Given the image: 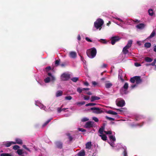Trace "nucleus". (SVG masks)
Masks as SVG:
<instances>
[{
    "label": "nucleus",
    "mask_w": 156,
    "mask_h": 156,
    "mask_svg": "<svg viewBox=\"0 0 156 156\" xmlns=\"http://www.w3.org/2000/svg\"><path fill=\"white\" fill-rule=\"evenodd\" d=\"M135 82L137 84L140 83L141 82V80L140 79V76H135Z\"/></svg>",
    "instance_id": "22"
},
{
    "label": "nucleus",
    "mask_w": 156,
    "mask_h": 156,
    "mask_svg": "<svg viewBox=\"0 0 156 156\" xmlns=\"http://www.w3.org/2000/svg\"><path fill=\"white\" fill-rule=\"evenodd\" d=\"M51 121V119H49L48 120H47L46 122L42 126L43 127H44L46 125H47L49 122Z\"/></svg>",
    "instance_id": "38"
},
{
    "label": "nucleus",
    "mask_w": 156,
    "mask_h": 156,
    "mask_svg": "<svg viewBox=\"0 0 156 156\" xmlns=\"http://www.w3.org/2000/svg\"><path fill=\"white\" fill-rule=\"evenodd\" d=\"M104 133H105L106 134H111L112 133V132L111 131H104Z\"/></svg>",
    "instance_id": "48"
},
{
    "label": "nucleus",
    "mask_w": 156,
    "mask_h": 156,
    "mask_svg": "<svg viewBox=\"0 0 156 156\" xmlns=\"http://www.w3.org/2000/svg\"><path fill=\"white\" fill-rule=\"evenodd\" d=\"M84 127L86 128H88V122H87L86 123V124L84 126Z\"/></svg>",
    "instance_id": "63"
},
{
    "label": "nucleus",
    "mask_w": 156,
    "mask_h": 156,
    "mask_svg": "<svg viewBox=\"0 0 156 156\" xmlns=\"http://www.w3.org/2000/svg\"><path fill=\"white\" fill-rule=\"evenodd\" d=\"M97 105V104L95 103H88V106H94V105Z\"/></svg>",
    "instance_id": "55"
},
{
    "label": "nucleus",
    "mask_w": 156,
    "mask_h": 156,
    "mask_svg": "<svg viewBox=\"0 0 156 156\" xmlns=\"http://www.w3.org/2000/svg\"><path fill=\"white\" fill-rule=\"evenodd\" d=\"M88 90V88H83L79 87L77 89V91L80 93L83 92V93L87 94L88 93L86 91Z\"/></svg>",
    "instance_id": "9"
},
{
    "label": "nucleus",
    "mask_w": 156,
    "mask_h": 156,
    "mask_svg": "<svg viewBox=\"0 0 156 156\" xmlns=\"http://www.w3.org/2000/svg\"><path fill=\"white\" fill-rule=\"evenodd\" d=\"M12 144H16V143L14 142L11 141L4 142L3 144V145L6 147H9Z\"/></svg>",
    "instance_id": "13"
},
{
    "label": "nucleus",
    "mask_w": 156,
    "mask_h": 156,
    "mask_svg": "<svg viewBox=\"0 0 156 156\" xmlns=\"http://www.w3.org/2000/svg\"><path fill=\"white\" fill-rule=\"evenodd\" d=\"M107 113L113 115H116L117 114V113L116 112L111 110L108 111Z\"/></svg>",
    "instance_id": "29"
},
{
    "label": "nucleus",
    "mask_w": 156,
    "mask_h": 156,
    "mask_svg": "<svg viewBox=\"0 0 156 156\" xmlns=\"http://www.w3.org/2000/svg\"><path fill=\"white\" fill-rule=\"evenodd\" d=\"M105 118H106V119H108L109 120H111V121H114L115 119L114 118H112L111 117H110L108 116H106Z\"/></svg>",
    "instance_id": "45"
},
{
    "label": "nucleus",
    "mask_w": 156,
    "mask_h": 156,
    "mask_svg": "<svg viewBox=\"0 0 156 156\" xmlns=\"http://www.w3.org/2000/svg\"><path fill=\"white\" fill-rule=\"evenodd\" d=\"M155 31L154 30H153V31L152 32V33H151V34H150V36L149 37H148L147 38V39H149V38H151L153 37H154L155 35Z\"/></svg>",
    "instance_id": "30"
},
{
    "label": "nucleus",
    "mask_w": 156,
    "mask_h": 156,
    "mask_svg": "<svg viewBox=\"0 0 156 156\" xmlns=\"http://www.w3.org/2000/svg\"><path fill=\"white\" fill-rule=\"evenodd\" d=\"M60 60H57L55 61V65L57 66L59 65Z\"/></svg>",
    "instance_id": "42"
},
{
    "label": "nucleus",
    "mask_w": 156,
    "mask_h": 156,
    "mask_svg": "<svg viewBox=\"0 0 156 156\" xmlns=\"http://www.w3.org/2000/svg\"><path fill=\"white\" fill-rule=\"evenodd\" d=\"M142 41H137V44L139 46H140L141 44Z\"/></svg>",
    "instance_id": "56"
},
{
    "label": "nucleus",
    "mask_w": 156,
    "mask_h": 156,
    "mask_svg": "<svg viewBox=\"0 0 156 156\" xmlns=\"http://www.w3.org/2000/svg\"><path fill=\"white\" fill-rule=\"evenodd\" d=\"M78 156H85V153L83 150H81L77 154Z\"/></svg>",
    "instance_id": "19"
},
{
    "label": "nucleus",
    "mask_w": 156,
    "mask_h": 156,
    "mask_svg": "<svg viewBox=\"0 0 156 156\" xmlns=\"http://www.w3.org/2000/svg\"><path fill=\"white\" fill-rule=\"evenodd\" d=\"M63 92L61 90H58L57 91L56 93V97H58L61 96L62 95Z\"/></svg>",
    "instance_id": "26"
},
{
    "label": "nucleus",
    "mask_w": 156,
    "mask_h": 156,
    "mask_svg": "<svg viewBox=\"0 0 156 156\" xmlns=\"http://www.w3.org/2000/svg\"><path fill=\"white\" fill-rule=\"evenodd\" d=\"M120 39L119 37H112L111 38V44L114 45L115 42L118 41Z\"/></svg>",
    "instance_id": "12"
},
{
    "label": "nucleus",
    "mask_w": 156,
    "mask_h": 156,
    "mask_svg": "<svg viewBox=\"0 0 156 156\" xmlns=\"http://www.w3.org/2000/svg\"><path fill=\"white\" fill-rule=\"evenodd\" d=\"M128 87V84L125 83L120 90V93L122 94L127 93V90Z\"/></svg>",
    "instance_id": "5"
},
{
    "label": "nucleus",
    "mask_w": 156,
    "mask_h": 156,
    "mask_svg": "<svg viewBox=\"0 0 156 156\" xmlns=\"http://www.w3.org/2000/svg\"><path fill=\"white\" fill-rule=\"evenodd\" d=\"M23 148L27 150V151H30V149L27 147L26 145H24L23 146Z\"/></svg>",
    "instance_id": "51"
},
{
    "label": "nucleus",
    "mask_w": 156,
    "mask_h": 156,
    "mask_svg": "<svg viewBox=\"0 0 156 156\" xmlns=\"http://www.w3.org/2000/svg\"><path fill=\"white\" fill-rule=\"evenodd\" d=\"M91 142H88V150L91 148Z\"/></svg>",
    "instance_id": "54"
},
{
    "label": "nucleus",
    "mask_w": 156,
    "mask_h": 156,
    "mask_svg": "<svg viewBox=\"0 0 156 156\" xmlns=\"http://www.w3.org/2000/svg\"><path fill=\"white\" fill-rule=\"evenodd\" d=\"M136 86V84L134 85H132L131 86V88L132 89H133V88H134Z\"/></svg>",
    "instance_id": "62"
},
{
    "label": "nucleus",
    "mask_w": 156,
    "mask_h": 156,
    "mask_svg": "<svg viewBox=\"0 0 156 156\" xmlns=\"http://www.w3.org/2000/svg\"><path fill=\"white\" fill-rule=\"evenodd\" d=\"M156 63V58H155L154 61L151 63H150V65H151V66H154Z\"/></svg>",
    "instance_id": "50"
},
{
    "label": "nucleus",
    "mask_w": 156,
    "mask_h": 156,
    "mask_svg": "<svg viewBox=\"0 0 156 156\" xmlns=\"http://www.w3.org/2000/svg\"><path fill=\"white\" fill-rule=\"evenodd\" d=\"M85 102L84 101H83L80 102H78L77 103V105H82L85 104Z\"/></svg>",
    "instance_id": "43"
},
{
    "label": "nucleus",
    "mask_w": 156,
    "mask_h": 156,
    "mask_svg": "<svg viewBox=\"0 0 156 156\" xmlns=\"http://www.w3.org/2000/svg\"><path fill=\"white\" fill-rule=\"evenodd\" d=\"M94 123L92 121H88V127H92L94 126Z\"/></svg>",
    "instance_id": "31"
},
{
    "label": "nucleus",
    "mask_w": 156,
    "mask_h": 156,
    "mask_svg": "<svg viewBox=\"0 0 156 156\" xmlns=\"http://www.w3.org/2000/svg\"><path fill=\"white\" fill-rule=\"evenodd\" d=\"M151 44L150 43L147 42L144 44V46L147 48H149L151 47Z\"/></svg>",
    "instance_id": "32"
},
{
    "label": "nucleus",
    "mask_w": 156,
    "mask_h": 156,
    "mask_svg": "<svg viewBox=\"0 0 156 156\" xmlns=\"http://www.w3.org/2000/svg\"><path fill=\"white\" fill-rule=\"evenodd\" d=\"M100 99V98L96 96H92L91 97L90 99V100L91 101L93 102L94 101L98 100Z\"/></svg>",
    "instance_id": "20"
},
{
    "label": "nucleus",
    "mask_w": 156,
    "mask_h": 156,
    "mask_svg": "<svg viewBox=\"0 0 156 156\" xmlns=\"http://www.w3.org/2000/svg\"><path fill=\"white\" fill-rule=\"evenodd\" d=\"M44 81L45 83H48L50 81V78L49 77L46 78L44 80Z\"/></svg>",
    "instance_id": "39"
},
{
    "label": "nucleus",
    "mask_w": 156,
    "mask_h": 156,
    "mask_svg": "<svg viewBox=\"0 0 156 156\" xmlns=\"http://www.w3.org/2000/svg\"><path fill=\"white\" fill-rule=\"evenodd\" d=\"M107 66V64H103L102 66V68H105V67H106Z\"/></svg>",
    "instance_id": "60"
},
{
    "label": "nucleus",
    "mask_w": 156,
    "mask_h": 156,
    "mask_svg": "<svg viewBox=\"0 0 156 156\" xmlns=\"http://www.w3.org/2000/svg\"><path fill=\"white\" fill-rule=\"evenodd\" d=\"M72 98V97L70 96H68L65 97V99L67 100H70Z\"/></svg>",
    "instance_id": "49"
},
{
    "label": "nucleus",
    "mask_w": 156,
    "mask_h": 156,
    "mask_svg": "<svg viewBox=\"0 0 156 156\" xmlns=\"http://www.w3.org/2000/svg\"><path fill=\"white\" fill-rule=\"evenodd\" d=\"M97 50L95 48H93L88 49V57L92 58H94L96 55Z\"/></svg>",
    "instance_id": "2"
},
{
    "label": "nucleus",
    "mask_w": 156,
    "mask_h": 156,
    "mask_svg": "<svg viewBox=\"0 0 156 156\" xmlns=\"http://www.w3.org/2000/svg\"><path fill=\"white\" fill-rule=\"evenodd\" d=\"M143 118V117L140 115H137L136 118V120H139L140 119H141Z\"/></svg>",
    "instance_id": "46"
},
{
    "label": "nucleus",
    "mask_w": 156,
    "mask_h": 156,
    "mask_svg": "<svg viewBox=\"0 0 156 156\" xmlns=\"http://www.w3.org/2000/svg\"><path fill=\"white\" fill-rule=\"evenodd\" d=\"M126 22L127 24L132 25L133 23V21L129 19L126 20Z\"/></svg>",
    "instance_id": "27"
},
{
    "label": "nucleus",
    "mask_w": 156,
    "mask_h": 156,
    "mask_svg": "<svg viewBox=\"0 0 156 156\" xmlns=\"http://www.w3.org/2000/svg\"><path fill=\"white\" fill-rule=\"evenodd\" d=\"M92 87H98L99 86V83L95 81H92L91 82Z\"/></svg>",
    "instance_id": "17"
},
{
    "label": "nucleus",
    "mask_w": 156,
    "mask_h": 156,
    "mask_svg": "<svg viewBox=\"0 0 156 156\" xmlns=\"http://www.w3.org/2000/svg\"><path fill=\"white\" fill-rule=\"evenodd\" d=\"M70 75L67 73H64L61 75V77L62 80L66 81L69 79Z\"/></svg>",
    "instance_id": "8"
},
{
    "label": "nucleus",
    "mask_w": 156,
    "mask_h": 156,
    "mask_svg": "<svg viewBox=\"0 0 156 156\" xmlns=\"http://www.w3.org/2000/svg\"><path fill=\"white\" fill-rule=\"evenodd\" d=\"M92 119L96 122H98L99 121L98 118L95 117H93Z\"/></svg>",
    "instance_id": "47"
},
{
    "label": "nucleus",
    "mask_w": 156,
    "mask_h": 156,
    "mask_svg": "<svg viewBox=\"0 0 156 156\" xmlns=\"http://www.w3.org/2000/svg\"><path fill=\"white\" fill-rule=\"evenodd\" d=\"M99 136L101 137L103 140L105 141L107 140V137L105 134H100Z\"/></svg>",
    "instance_id": "25"
},
{
    "label": "nucleus",
    "mask_w": 156,
    "mask_h": 156,
    "mask_svg": "<svg viewBox=\"0 0 156 156\" xmlns=\"http://www.w3.org/2000/svg\"><path fill=\"white\" fill-rule=\"evenodd\" d=\"M17 154L19 155H21L23 154V151L21 149H18L17 151Z\"/></svg>",
    "instance_id": "37"
},
{
    "label": "nucleus",
    "mask_w": 156,
    "mask_h": 156,
    "mask_svg": "<svg viewBox=\"0 0 156 156\" xmlns=\"http://www.w3.org/2000/svg\"><path fill=\"white\" fill-rule=\"evenodd\" d=\"M67 135L68 136V138L69 141H72L73 140V137L71 136L70 134L68 133L67 134Z\"/></svg>",
    "instance_id": "35"
},
{
    "label": "nucleus",
    "mask_w": 156,
    "mask_h": 156,
    "mask_svg": "<svg viewBox=\"0 0 156 156\" xmlns=\"http://www.w3.org/2000/svg\"><path fill=\"white\" fill-rule=\"evenodd\" d=\"M98 41L104 44H105L107 43L106 40L105 39H101L99 40Z\"/></svg>",
    "instance_id": "44"
},
{
    "label": "nucleus",
    "mask_w": 156,
    "mask_h": 156,
    "mask_svg": "<svg viewBox=\"0 0 156 156\" xmlns=\"http://www.w3.org/2000/svg\"><path fill=\"white\" fill-rule=\"evenodd\" d=\"M16 142H14L16 144H23L22 140L19 138H16L15 139Z\"/></svg>",
    "instance_id": "21"
},
{
    "label": "nucleus",
    "mask_w": 156,
    "mask_h": 156,
    "mask_svg": "<svg viewBox=\"0 0 156 156\" xmlns=\"http://www.w3.org/2000/svg\"><path fill=\"white\" fill-rule=\"evenodd\" d=\"M154 51L156 52V45H155L154 47Z\"/></svg>",
    "instance_id": "64"
},
{
    "label": "nucleus",
    "mask_w": 156,
    "mask_h": 156,
    "mask_svg": "<svg viewBox=\"0 0 156 156\" xmlns=\"http://www.w3.org/2000/svg\"><path fill=\"white\" fill-rule=\"evenodd\" d=\"M145 26V25L144 23H140L137 25L136 27L139 29H143Z\"/></svg>",
    "instance_id": "18"
},
{
    "label": "nucleus",
    "mask_w": 156,
    "mask_h": 156,
    "mask_svg": "<svg viewBox=\"0 0 156 156\" xmlns=\"http://www.w3.org/2000/svg\"><path fill=\"white\" fill-rule=\"evenodd\" d=\"M79 80L78 77H73L71 79V80L73 82H76Z\"/></svg>",
    "instance_id": "36"
},
{
    "label": "nucleus",
    "mask_w": 156,
    "mask_h": 156,
    "mask_svg": "<svg viewBox=\"0 0 156 156\" xmlns=\"http://www.w3.org/2000/svg\"><path fill=\"white\" fill-rule=\"evenodd\" d=\"M116 105L119 107H123L125 105V101L122 98H118L116 101Z\"/></svg>",
    "instance_id": "6"
},
{
    "label": "nucleus",
    "mask_w": 156,
    "mask_h": 156,
    "mask_svg": "<svg viewBox=\"0 0 156 156\" xmlns=\"http://www.w3.org/2000/svg\"><path fill=\"white\" fill-rule=\"evenodd\" d=\"M135 65L136 67H138L140 66V64L138 63H135Z\"/></svg>",
    "instance_id": "58"
},
{
    "label": "nucleus",
    "mask_w": 156,
    "mask_h": 156,
    "mask_svg": "<svg viewBox=\"0 0 156 156\" xmlns=\"http://www.w3.org/2000/svg\"><path fill=\"white\" fill-rule=\"evenodd\" d=\"M58 112V113H60L62 111V109L61 108H58L57 109Z\"/></svg>",
    "instance_id": "59"
},
{
    "label": "nucleus",
    "mask_w": 156,
    "mask_h": 156,
    "mask_svg": "<svg viewBox=\"0 0 156 156\" xmlns=\"http://www.w3.org/2000/svg\"><path fill=\"white\" fill-rule=\"evenodd\" d=\"M118 145L119 146H120V148H122L124 149L123 151L124 156H128L126 151V147L125 146H123L121 144H118Z\"/></svg>",
    "instance_id": "14"
},
{
    "label": "nucleus",
    "mask_w": 156,
    "mask_h": 156,
    "mask_svg": "<svg viewBox=\"0 0 156 156\" xmlns=\"http://www.w3.org/2000/svg\"><path fill=\"white\" fill-rule=\"evenodd\" d=\"M51 68L50 66H48L46 68V71H48L49 70H51Z\"/></svg>",
    "instance_id": "57"
},
{
    "label": "nucleus",
    "mask_w": 156,
    "mask_h": 156,
    "mask_svg": "<svg viewBox=\"0 0 156 156\" xmlns=\"http://www.w3.org/2000/svg\"><path fill=\"white\" fill-rule=\"evenodd\" d=\"M0 156H11L10 154L6 153H3L0 154Z\"/></svg>",
    "instance_id": "33"
},
{
    "label": "nucleus",
    "mask_w": 156,
    "mask_h": 156,
    "mask_svg": "<svg viewBox=\"0 0 156 156\" xmlns=\"http://www.w3.org/2000/svg\"><path fill=\"white\" fill-rule=\"evenodd\" d=\"M77 39L79 41H80L81 39V37L80 35H79L77 37Z\"/></svg>",
    "instance_id": "61"
},
{
    "label": "nucleus",
    "mask_w": 156,
    "mask_h": 156,
    "mask_svg": "<svg viewBox=\"0 0 156 156\" xmlns=\"http://www.w3.org/2000/svg\"><path fill=\"white\" fill-rule=\"evenodd\" d=\"M88 111H91L92 112L96 114H100L103 112L102 108L97 107H93L88 108Z\"/></svg>",
    "instance_id": "3"
},
{
    "label": "nucleus",
    "mask_w": 156,
    "mask_h": 156,
    "mask_svg": "<svg viewBox=\"0 0 156 156\" xmlns=\"http://www.w3.org/2000/svg\"><path fill=\"white\" fill-rule=\"evenodd\" d=\"M55 144L56 147L60 149L62 147V143L60 141H57L55 142Z\"/></svg>",
    "instance_id": "15"
},
{
    "label": "nucleus",
    "mask_w": 156,
    "mask_h": 156,
    "mask_svg": "<svg viewBox=\"0 0 156 156\" xmlns=\"http://www.w3.org/2000/svg\"><path fill=\"white\" fill-rule=\"evenodd\" d=\"M104 23V21L101 19H98L94 23V26L97 29L101 30V27Z\"/></svg>",
    "instance_id": "1"
},
{
    "label": "nucleus",
    "mask_w": 156,
    "mask_h": 156,
    "mask_svg": "<svg viewBox=\"0 0 156 156\" xmlns=\"http://www.w3.org/2000/svg\"><path fill=\"white\" fill-rule=\"evenodd\" d=\"M122 71L121 69H119V75H118V78L119 79H120V80L122 81L123 82L124 80V79L122 78Z\"/></svg>",
    "instance_id": "16"
},
{
    "label": "nucleus",
    "mask_w": 156,
    "mask_h": 156,
    "mask_svg": "<svg viewBox=\"0 0 156 156\" xmlns=\"http://www.w3.org/2000/svg\"><path fill=\"white\" fill-rule=\"evenodd\" d=\"M148 12L150 15L151 16H152L153 15L154 13L152 9H149L148 10Z\"/></svg>",
    "instance_id": "34"
},
{
    "label": "nucleus",
    "mask_w": 156,
    "mask_h": 156,
    "mask_svg": "<svg viewBox=\"0 0 156 156\" xmlns=\"http://www.w3.org/2000/svg\"><path fill=\"white\" fill-rule=\"evenodd\" d=\"M132 43V41L131 40H129L126 45L123 48L122 51L124 54H126L128 53V49L131 47Z\"/></svg>",
    "instance_id": "4"
},
{
    "label": "nucleus",
    "mask_w": 156,
    "mask_h": 156,
    "mask_svg": "<svg viewBox=\"0 0 156 156\" xmlns=\"http://www.w3.org/2000/svg\"><path fill=\"white\" fill-rule=\"evenodd\" d=\"M88 121V119L87 118H85L82 119L81 121L83 122H85Z\"/></svg>",
    "instance_id": "53"
},
{
    "label": "nucleus",
    "mask_w": 156,
    "mask_h": 156,
    "mask_svg": "<svg viewBox=\"0 0 156 156\" xmlns=\"http://www.w3.org/2000/svg\"><path fill=\"white\" fill-rule=\"evenodd\" d=\"M20 148V147L18 146V145H14L13 147V149L15 150H18V149H19Z\"/></svg>",
    "instance_id": "40"
},
{
    "label": "nucleus",
    "mask_w": 156,
    "mask_h": 156,
    "mask_svg": "<svg viewBox=\"0 0 156 156\" xmlns=\"http://www.w3.org/2000/svg\"><path fill=\"white\" fill-rule=\"evenodd\" d=\"M78 130L79 131L83 132H85L86 131V130L83 128H79L78 129Z\"/></svg>",
    "instance_id": "52"
},
{
    "label": "nucleus",
    "mask_w": 156,
    "mask_h": 156,
    "mask_svg": "<svg viewBox=\"0 0 156 156\" xmlns=\"http://www.w3.org/2000/svg\"><path fill=\"white\" fill-rule=\"evenodd\" d=\"M69 56L71 58H75L77 56V54L76 52L70 51L69 52Z\"/></svg>",
    "instance_id": "11"
},
{
    "label": "nucleus",
    "mask_w": 156,
    "mask_h": 156,
    "mask_svg": "<svg viewBox=\"0 0 156 156\" xmlns=\"http://www.w3.org/2000/svg\"><path fill=\"white\" fill-rule=\"evenodd\" d=\"M144 60L147 62H150L153 61V59L149 57H147L145 58Z\"/></svg>",
    "instance_id": "24"
},
{
    "label": "nucleus",
    "mask_w": 156,
    "mask_h": 156,
    "mask_svg": "<svg viewBox=\"0 0 156 156\" xmlns=\"http://www.w3.org/2000/svg\"><path fill=\"white\" fill-rule=\"evenodd\" d=\"M109 138L110 141L108 143L112 147H115L114 142L116 140L115 136L113 135H110L109 136Z\"/></svg>",
    "instance_id": "7"
},
{
    "label": "nucleus",
    "mask_w": 156,
    "mask_h": 156,
    "mask_svg": "<svg viewBox=\"0 0 156 156\" xmlns=\"http://www.w3.org/2000/svg\"><path fill=\"white\" fill-rule=\"evenodd\" d=\"M115 19L118 20L119 21V22H115V23L121 26V25L122 24L125 23L124 20H122L119 18L117 17H115Z\"/></svg>",
    "instance_id": "10"
},
{
    "label": "nucleus",
    "mask_w": 156,
    "mask_h": 156,
    "mask_svg": "<svg viewBox=\"0 0 156 156\" xmlns=\"http://www.w3.org/2000/svg\"><path fill=\"white\" fill-rule=\"evenodd\" d=\"M130 81L132 83H134L135 82V76L131 78L130 79Z\"/></svg>",
    "instance_id": "41"
},
{
    "label": "nucleus",
    "mask_w": 156,
    "mask_h": 156,
    "mask_svg": "<svg viewBox=\"0 0 156 156\" xmlns=\"http://www.w3.org/2000/svg\"><path fill=\"white\" fill-rule=\"evenodd\" d=\"M112 85V84L111 83H107L105 84V87L107 88H109Z\"/></svg>",
    "instance_id": "28"
},
{
    "label": "nucleus",
    "mask_w": 156,
    "mask_h": 156,
    "mask_svg": "<svg viewBox=\"0 0 156 156\" xmlns=\"http://www.w3.org/2000/svg\"><path fill=\"white\" fill-rule=\"evenodd\" d=\"M105 129V127L104 126H101L99 129L98 133L100 134H103Z\"/></svg>",
    "instance_id": "23"
}]
</instances>
